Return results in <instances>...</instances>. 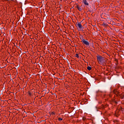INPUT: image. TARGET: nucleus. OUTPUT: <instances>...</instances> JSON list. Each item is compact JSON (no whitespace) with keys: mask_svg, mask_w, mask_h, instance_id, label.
Returning a JSON list of instances; mask_svg holds the SVG:
<instances>
[{"mask_svg":"<svg viewBox=\"0 0 124 124\" xmlns=\"http://www.w3.org/2000/svg\"><path fill=\"white\" fill-rule=\"evenodd\" d=\"M97 61H99L100 62H105V58L101 56H97Z\"/></svg>","mask_w":124,"mask_h":124,"instance_id":"obj_1","label":"nucleus"},{"mask_svg":"<svg viewBox=\"0 0 124 124\" xmlns=\"http://www.w3.org/2000/svg\"><path fill=\"white\" fill-rule=\"evenodd\" d=\"M81 37L82 38L81 42H82V43L85 44V45H86V46H90V43H89V42L86 41V40H85L84 39V38L82 36H81Z\"/></svg>","mask_w":124,"mask_h":124,"instance_id":"obj_2","label":"nucleus"},{"mask_svg":"<svg viewBox=\"0 0 124 124\" xmlns=\"http://www.w3.org/2000/svg\"><path fill=\"white\" fill-rule=\"evenodd\" d=\"M76 27H78L80 30L84 29V27H83L82 24H81V22H78V24H77Z\"/></svg>","mask_w":124,"mask_h":124,"instance_id":"obj_3","label":"nucleus"},{"mask_svg":"<svg viewBox=\"0 0 124 124\" xmlns=\"http://www.w3.org/2000/svg\"><path fill=\"white\" fill-rule=\"evenodd\" d=\"M83 1L85 5H89V3L87 1V0H83Z\"/></svg>","mask_w":124,"mask_h":124,"instance_id":"obj_4","label":"nucleus"},{"mask_svg":"<svg viewBox=\"0 0 124 124\" xmlns=\"http://www.w3.org/2000/svg\"><path fill=\"white\" fill-rule=\"evenodd\" d=\"M77 8L79 10V11H82V8L81 7H79V6H77Z\"/></svg>","mask_w":124,"mask_h":124,"instance_id":"obj_5","label":"nucleus"},{"mask_svg":"<svg viewBox=\"0 0 124 124\" xmlns=\"http://www.w3.org/2000/svg\"><path fill=\"white\" fill-rule=\"evenodd\" d=\"M102 26H103L104 27H107V24L106 23H103Z\"/></svg>","mask_w":124,"mask_h":124,"instance_id":"obj_6","label":"nucleus"},{"mask_svg":"<svg viewBox=\"0 0 124 124\" xmlns=\"http://www.w3.org/2000/svg\"><path fill=\"white\" fill-rule=\"evenodd\" d=\"M87 69H88V70H92V67H91L90 66H88L87 67Z\"/></svg>","mask_w":124,"mask_h":124,"instance_id":"obj_7","label":"nucleus"},{"mask_svg":"<svg viewBox=\"0 0 124 124\" xmlns=\"http://www.w3.org/2000/svg\"><path fill=\"white\" fill-rule=\"evenodd\" d=\"M76 57L78 58V59H79V58H80V57H79V54H76Z\"/></svg>","mask_w":124,"mask_h":124,"instance_id":"obj_8","label":"nucleus"},{"mask_svg":"<svg viewBox=\"0 0 124 124\" xmlns=\"http://www.w3.org/2000/svg\"><path fill=\"white\" fill-rule=\"evenodd\" d=\"M59 121H62V118H59Z\"/></svg>","mask_w":124,"mask_h":124,"instance_id":"obj_9","label":"nucleus"},{"mask_svg":"<svg viewBox=\"0 0 124 124\" xmlns=\"http://www.w3.org/2000/svg\"><path fill=\"white\" fill-rule=\"evenodd\" d=\"M29 95H31V93L29 92Z\"/></svg>","mask_w":124,"mask_h":124,"instance_id":"obj_10","label":"nucleus"},{"mask_svg":"<svg viewBox=\"0 0 124 124\" xmlns=\"http://www.w3.org/2000/svg\"><path fill=\"white\" fill-rule=\"evenodd\" d=\"M80 38H81V41H82V39H83V38H82V36H81Z\"/></svg>","mask_w":124,"mask_h":124,"instance_id":"obj_11","label":"nucleus"},{"mask_svg":"<svg viewBox=\"0 0 124 124\" xmlns=\"http://www.w3.org/2000/svg\"><path fill=\"white\" fill-rule=\"evenodd\" d=\"M96 93H98V92H97V91H96Z\"/></svg>","mask_w":124,"mask_h":124,"instance_id":"obj_12","label":"nucleus"}]
</instances>
